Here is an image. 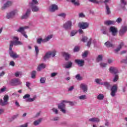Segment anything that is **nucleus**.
<instances>
[{"mask_svg":"<svg viewBox=\"0 0 127 127\" xmlns=\"http://www.w3.org/2000/svg\"><path fill=\"white\" fill-rule=\"evenodd\" d=\"M122 21H123V19H122V18L121 17H119L116 19V20L115 21V22H117V23L120 24V23H122Z\"/></svg>","mask_w":127,"mask_h":127,"instance_id":"48","label":"nucleus"},{"mask_svg":"<svg viewBox=\"0 0 127 127\" xmlns=\"http://www.w3.org/2000/svg\"><path fill=\"white\" fill-rule=\"evenodd\" d=\"M53 37V35H50L48 36L46 38L44 39L45 42H48V41H49Z\"/></svg>","mask_w":127,"mask_h":127,"instance_id":"35","label":"nucleus"},{"mask_svg":"<svg viewBox=\"0 0 127 127\" xmlns=\"http://www.w3.org/2000/svg\"><path fill=\"white\" fill-rule=\"evenodd\" d=\"M13 39L15 40L13 41L15 46H17V45H22V42L18 41V38L17 37H14Z\"/></svg>","mask_w":127,"mask_h":127,"instance_id":"17","label":"nucleus"},{"mask_svg":"<svg viewBox=\"0 0 127 127\" xmlns=\"http://www.w3.org/2000/svg\"><path fill=\"white\" fill-rule=\"evenodd\" d=\"M13 45H14L13 41H10L9 48V55L11 58H13V59H16L19 57V55H17L16 53L12 51V47H13Z\"/></svg>","mask_w":127,"mask_h":127,"instance_id":"1","label":"nucleus"},{"mask_svg":"<svg viewBox=\"0 0 127 127\" xmlns=\"http://www.w3.org/2000/svg\"><path fill=\"white\" fill-rule=\"evenodd\" d=\"M37 43L38 44H41V43H45V41L42 38H39L37 40Z\"/></svg>","mask_w":127,"mask_h":127,"instance_id":"36","label":"nucleus"},{"mask_svg":"<svg viewBox=\"0 0 127 127\" xmlns=\"http://www.w3.org/2000/svg\"><path fill=\"white\" fill-rule=\"evenodd\" d=\"M52 112L55 114V115H58L59 113L58 109L55 108H54L52 109Z\"/></svg>","mask_w":127,"mask_h":127,"instance_id":"46","label":"nucleus"},{"mask_svg":"<svg viewBox=\"0 0 127 127\" xmlns=\"http://www.w3.org/2000/svg\"><path fill=\"white\" fill-rule=\"evenodd\" d=\"M35 4H38V1H37V0H32V2L30 3V6L36 5Z\"/></svg>","mask_w":127,"mask_h":127,"instance_id":"37","label":"nucleus"},{"mask_svg":"<svg viewBox=\"0 0 127 127\" xmlns=\"http://www.w3.org/2000/svg\"><path fill=\"white\" fill-rule=\"evenodd\" d=\"M36 75V71L34 70V71H32V73H31V78L32 79H34V78H35Z\"/></svg>","mask_w":127,"mask_h":127,"instance_id":"50","label":"nucleus"},{"mask_svg":"<svg viewBox=\"0 0 127 127\" xmlns=\"http://www.w3.org/2000/svg\"><path fill=\"white\" fill-rule=\"evenodd\" d=\"M30 97V95L29 94H27L23 96V99H29Z\"/></svg>","mask_w":127,"mask_h":127,"instance_id":"58","label":"nucleus"},{"mask_svg":"<svg viewBox=\"0 0 127 127\" xmlns=\"http://www.w3.org/2000/svg\"><path fill=\"white\" fill-rule=\"evenodd\" d=\"M94 81L96 84H98L99 85H102V84H103V82H101L102 79L100 78L95 79Z\"/></svg>","mask_w":127,"mask_h":127,"instance_id":"41","label":"nucleus"},{"mask_svg":"<svg viewBox=\"0 0 127 127\" xmlns=\"http://www.w3.org/2000/svg\"><path fill=\"white\" fill-rule=\"evenodd\" d=\"M75 78L77 80V81H82L83 80V77L81 76V74H77L75 76Z\"/></svg>","mask_w":127,"mask_h":127,"instance_id":"40","label":"nucleus"},{"mask_svg":"<svg viewBox=\"0 0 127 127\" xmlns=\"http://www.w3.org/2000/svg\"><path fill=\"white\" fill-rule=\"evenodd\" d=\"M88 51H85L84 53H83L82 54V57H84V58H85L86 57H87V56H88Z\"/></svg>","mask_w":127,"mask_h":127,"instance_id":"51","label":"nucleus"},{"mask_svg":"<svg viewBox=\"0 0 127 127\" xmlns=\"http://www.w3.org/2000/svg\"><path fill=\"white\" fill-rule=\"evenodd\" d=\"M115 75L114 76V78H113V82H117L119 80V75L115 74Z\"/></svg>","mask_w":127,"mask_h":127,"instance_id":"49","label":"nucleus"},{"mask_svg":"<svg viewBox=\"0 0 127 127\" xmlns=\"http://www.w3.org/2000/svg\"><path fill=\"white\" fill-rule=\"evenodd\" d=\"M109 70L110 73L111 74H114V75H116L119 73V70H118V68L116 67L111 66Z\"/></svg>","mask_w":127,"mask_h":127,"instance_id":"13","label":"nucleus"},{"mask_svg":"<svg viewBox=\"0 0 127 127\" xmlns=\"http://www.w3.org/2000/svg\"><path fill=\"white\" fill-rule=\"evenodd\" d=\"M77 32H78V31H77V30H73L71 31V33H70V36L71 37H72L73 36H75V35H76V34H77Z\"/></svg>","mask_w":127,"mask_h":127,"instance_id":"38","label":"nucleus"},{"mask_svg":"<svg viewBox=\"0 0 127 127\" xmlns=\"http://www.w3.org/2000/svg\"><path fill=\"white\" fill-rule=\"evenodd\" d=\"M70 1L75 6H80V2H79V1H76V0H70Z\"/></svg>","mask_w":127,"mask_h":127,"instance_id":"32","label":"nucleus"},{"mask_svg":"<svg viewBox=\"0 0 127 127\" xmlns=\"http://www.w3.org/2000/svg\"><path fill=\"white\" fill-rule=\"evenodd\" d=\"M90 24L88 22H80L78 23V27L80 29H87L89 27Z\"/></svg>","mask_w":127,"mask_h":127,"instance_id":"8","label":"nucleus"},{"mask_svg":"<svg viewBox=\"0 0 127 127\" xmlns=\"http://www.w3.org/2000/svg\"><path fill=\"white\" fill-rule=\"evenodd\" d=\"M101 85L105 86V87H106L107 89H109V88H110V87H111L110 82H108L107 81H106L105 82H102V83L101 84Z\"/></svg>","mask_w":127,"mask_h":127,"instance_id":"30","label":"nucleus"},{"mask_svg":"<svg viewBox=\"0 0 127 127\" xmlns=\"http://www.w3.org/2000/svg\"><path fill=\"white\" fill-rule=\"evenodd\" d=\"M35 51L36 52V55L37 56L38 55V54L39 53V49L38 48V47L37 46H35Z\"/></svg>","mask_w":127,"mask_h":127,"instance_id":"47","label":"nucleus"},{"mask_svg":"<svg viewBox=\"0 0 127 127\" xmlns=\"http://www.w3.org/2000/svg\"><path fill=\"white\" fill-rule=\"evenodd\" d=\"M30 13H31V10L30 9H27L25 13L23 14L21 17V19H27L28 17H29V15H30Z\"/></svg>","mask_w":127,"mask_h":127,"instance_id":"11","label":"nucleus"},{"mask_svg":"<svg viewBox=\"0 0 127 127\" xmlns=\"http://www.w3.org/2000/svg\"><path fill=\"white\" fill-rule=\"evenodd\" d=\"M124 45H125V44L123 42L121 43L118 48L115 50V53H118V52H119V51L122 49Z\"/></svg>","mask_w":127,"mask_h":127,"instance_id":"25","label":"nucleus"},{"mask_svg":"<svg viewBox=\"0 0 127 127\" xmlns=\"http://www.w3.org/2000/svg\"><path fill=\"white\" fill-rule=\"evenodd\" d=\"M90 2H93V3H96L97 4H99L100 3H104V1L103 0H100L98 1L97 0H88Z\"/></svg>","mask_w":127,"mask_h":127,"instance_id":"28","label":"nucleus"},{"mask_svg":"<svg viewBox=\"0 0 127 127\" xmlns=\"http://www.w3.org/2000/svg\"><path fill=\"white\" fill-rule=\"evenodd\" d=\"M104 95L100 94L97 96L98 100H103L104 99Z\"/></svg>","mask_w":127,"mask_h":127,"instance_id":"52","label":"nucleus"},{"mask_svg":"<svg viewBox=\"0 0 127 127\" xmlns=\"http://www.w3.org/2000/svg\"><path fill=\"white\" fill-rule=\"evenodd\" d=\"M59 120V117H56L54 118H53L52 121L55 122L56 121H58Z\"/></svg>","mask_w":127,"mask_h":127,"instance_id":"62","label":"nucleus"},{"mask_svg":"<svg viewBox=\"0 0 127 127\" xmlns=\"http://www.w3.org/2000/svg\"><path fill=\"white\" fill-rule=\"evenodd\" d=\"M58 73L57 72H53L51 74V77L52 78L56 77L57 75H58Z\"/></svg>","mask_w":127,"mask_h":127,"instance_id":"59","label":"nucleus"},{"mask_svg":"<svg viewBox=\"0 0 127 127\" xmlns=\"http://www.w3.org/2000/svg\"><path fill=\"white\" fill-rule=\"evenodd\" d=\"M79 17H85V14L83 13H80L79 14Z\"/></svg>","mask_w":127,"mask_h":127,"instance_id":"64","label":"nucleus"},{"mask_svg":"<svg viewBox=\"0 0 127 127\" xmlns=\"http://www.w3.org/2000/svg\"><path fill=\"white\" fill-rule=\"evenodd\" d=\"M9 84L11 86H18L21 85L22 82L18 78H14L10 80Z\"/></svg>","mask_w":127,"mask_h":127,"instance_id":"5","label":"nucleus"},{"mask_svg":"<svg viewBox=\"0 0 127 127\" xmlns=\"http://www.w3.org/2000/svg\"><path fill=\"white\" fill-rule=\"evenodd\" d=\"M18 117V114H16L15 115H13L9 120L10 122H12L13 121H14L15 119H17Z\"/></svg>","mask_w":127,"mask_h":127,"instance_id":"44","label":"nucleus"},{"mask_svg":"<svg viewBox=\"0 0 127 127\" xmlns=\"http://www.w3.org/2000/svg\"><path fill=\"white\" fill-rule=\"evenodd\" d=\"M63 55L64 57L65 58V60L66 61H68V60H69V59L70 58V55H69V54H68L67 53H63Z\"/></svg>","mask_w":127,"mask_h":127,"instance_id":"29","label":"nucleus"},{"mask_svg":"<svg viewBox=\"0 0 127 127\" xmlns=\"http://www.w3.org/2000/svg\"><path fill=\"white\" fill-rule=\"evenodd\" d=\"M87 40H88V37H83L82 38L81 41H82V42H87Z\"/></svg>","mask_w":127,"mask_h":127,"instance_id":"56","label":"nucleus"},{"mask_svg":"<svg viewBox=\"0 0 127 127\" xmlns=\"http://www.w3.org/2000/svg\"><path fill=\"white\" fill-rule=\"evenodd\" d=\"M16 13H17V10H13L7 13L6 17L7 19H12V18H14V17H15Z\"/></svg>","mask_w":127,"mask_h":127,"instance_id":"4","label":"nucleus"},{"mask_svg":"<svg viewBox=\"0 0 127 127\" xmlns=\"http://www.w3.org/2000/svg\"><path fill=\"white\" fill-rule=\"evenodd\" d=\"M106 14H107L108 15H109V14H111V10L110 9V7L109 6V5H106Z\"/></svg>","mask_w":127,"mask_h":127,"instance_id":"39","label":"nucleus"},{"mask_svg":"<svg viewBox=\"0 0 127 127\" xmlns=\"http://www.w3.org/2000/svg\"><path fill=\"white\" fill-rule=\"evenodd\" d=\"M109 31L111 33L112 36H117V35H118V28H116V27H110Z\"/></svg>","mask_w":127,"mask_h":127,"instance_id":"9","label":"nucleus"},{"mask_svg":"<svg viewBox=\"0 0 127 127\" xmlns=\"http://www.w3.org/2000/svg\"><path fill=\"white\" fill-rule=\"evenodd\" d=\"M104 24L105 25H107L109 26V25H113L114 24H116V21L114 20H107L104 21Z\"/></svg>","mask_w":127,"mask_h":127,"instance_id":"20","label":"nucleus"},{"mask_svg":"<svg viewBox=\"0 0 127 127\" xmlns=\"http://www.w3.org/2000/svg\"><path fill=\"white\" fill-rule=\"evenodd\" d=\"M127 32V25H123L121 26L119 31V36H124Z\"/></svg>","mask_w":127,"mask_h":127,"instance_id":"6","label":"nucleus"},{"mask_svg":"<svg viewBox=\"0 0 127 127\" xmlns=\"http://www.w3.org/2000/svg\"><path fill=\"white\" fill-rule=\"evenodd\" d=\"M24 29H25V28L23 27H20L19 29H17V32H20L22 34L23 33H24L25 32V31H24Z\"/></svg>","mask_w":127,"mask_h":127,"instance_id":"34","label":"nucleus"},{"mask_svg":"<svg viewBox=\"0 0 127 127\" xmlns=\"http://www.w3.org/2000/svg\"><path fill=\"white\" fill-rule=\"evenodd\" d=\"M78 99L79 100H87L88 98L87 97V95H82L78 97Z\"/></svg>","mask_w":127,"mask_h":127,"instance_id":"42","label":"nucleus"},{"mask_svg":"<svg viewBox=\"0 0 127 127\" xmlns=\"http://www.w3.org/2000/svg\"><path fill=\"white\" fill-rule=\"evenodd\" d=\"M121 63H125V64H127V55L126 56L125 59L121 61Z\"/></svg>","mask_w":127,"mask_h":127,"instance_id":"54","label":"nucleus"},{"mask_svg":"<svg viewBox=\"0 0 127 127\" xmlns=\"http://www.w3.org/2000/svg\"><path fill=\"white\" fill-rule=\"evenodd\" d=\"M56 55V52L55 51L49 52L46 53L45 56L43 58L44 61H46L47 59H49L50 57H55Z\"/></svg>","mask_w":127,"mask_h":127,"instance_id":"3","label":"nucleus"},{"mask_svg":"<svg viewBox=\"0 0 127 127\" xmlns=\"http://www.w3.org/2000/svg\"><path fill=\"white\" fill-rule=\"evenodd\" d=\"M58 10V6L55 4H53L50 6L49 11L51 12H54L56 10Z\"/></svg>","mask_w":127,"mask_h":127,"instance_id":"14","label":"nucleus"},{"mask_svg":"<svg viewBox=\"0 0 127 127\" xmlns=\"http://www.w3.org/2000/svg\"><path fill=\"white\" fill-rule=\"evenodd\" d=\"M43 120V118H39L37 120L33 122V125H34V126H38L42 122Z\"/></svg>","mask_w":127,"mask_h":127,"instance_id":"23","label":"nucleus"},{"mask_svg":"<svg viewBox=\"0 0 127 127\" xmlns=\"http://www.w3.org/2000/svg\"><path fill=\"white\" fill-rule=\"evenodd\" d=\"M75 62L80 67H83L85 64V61L83 60H75Z\"/></svg>","mask_w":127,"mask_h":127,"instance_id":"18","label":"nucleus"},{"mask_svg":"<svg viewBox=\"0 0 127 127\" xmlns=\"http://www.w3.org/2000/svg\"><path fill=\"white\" fill-rule=\"evenodd\" d=\"M107 65H108V64L107 63H101L100 64V66L101 68H106Z\"/></svg>","mask_w":127,"mask_h":127,"instance_id":"45","label":"nucleus"},{"mask_svg":"<svg viewBox=\"0 0 127 127\" xmlns=\"http://www.w3.org/2000/svg\"><path fill=\"white\" fill-rule=\"evenodd\" d=\"M73 66V63L72 62H68L64 64V68L65 69H70Z\"/></svg>","mask_w":127,"mask_h":127,"instance_id":"16","label":"nucleus"},{"mask_svg":"<svg viewBox=\"0 0 127 127\" xmlns=\"http://www.w3.org/2000/svg\"><path fill=\"white\" fill-rule=\"evenodd\" d=\"M33 12H38L39 10V7L36 5L30 6Z\"/></svg>","mask_w":127,"mask_h":127,"instance_id":"24","label":"nucleus"},{"mask_svg":"<svg viewBox=\"0 0 127 127\" xmlns=\"http://www.w3.org/2000/svg\"><path fill=\"white\" fill-rule=\"evenodd\" d=\"M65 107L66 105L63 102L58 105V109L60 110L61 112H62L64 114L66 113V110H65Z\"/></svg>","mask_w":127,"mask_h":127,"instance_id":"10","label":"nucleus"},{"mask_svg":"<svg viewBox=\"0 0 127 127\" xmlns=\"http://www.w3.org/2000/svg\"><path fill=\"white\" fill-rule=\"evenodd\" d=\"M127 4V2L126 0H120V4L119 6L121 8L123 9V10H126V5Z\"/></svg>","mask_w":127,"mask_h":127,"instance_id":"15","label":"nucleus"},{"mask_svg":"<svg viewBox=\"0 0 127 127\" xmlns=\"http://www.w3.org/2000/svg\"><path fill=\"white\" fill-rule=\"evenodd\" d=\"M12 4V1H7L5 4H4L3 6L2 7V9H5L6 7H9Z\"/></svg>","mask_w":127,"mask_h":127,"instance_id":"22","label":"nucleus"},{"mask_svg":"<svg viewBox=\"0 0 127 127\" xmlns=\"http://www.w3.org/2000/svg\"><path fill=\"white\" fill-rule=\"evenodd\" d=\"M8 100H9V97L7 95L4 96L2 99H0V106L1 107H5L8 105Z\"/></svg>","mask_w":127,"mask_h":127,"instance_id":"2","label":"nucleus"},{"mask_svg":"<svg viewBox=\"0 0 127 127\" xmlns=\"http://www.w3.org/2000/svg\"><path fill=\"white\" fill-rule=\"evenodd\" d=\"M100 119L98 118H92L89 119V121L91 123H100Z\"/></svg>","mask_w":127,"mask_h":127,"instance_id":"26","label":"nucleus"},{"mask_svg":"<svg viewBox=\"0 0 127 127\" xmlns=\"http://www.w3.org/2000/svg\"><path fill=\"white\" fill-rule=\"evenodd\" d=\"M80 88L82 90L83 93H87L88 92V85L82 83L80 85Z\"/></svg>","mask_w":127,"mask_h":127,"instance_id":"19","label":"nucleus"},{"mask_svg":"<svg viewBox=\"0 0 127 127\" xmlns=\"http://www.w3.org/2000/svg\"><path fill=\"white\" fill-rule=\"evenodd\" d=\"M91 43H92V38H90L89 41L87 42V46L88 47H90Z\"/></svg>","mask_w":127,"mask_h":127,"instance_id":"55","label":"nucleus"},{"mask_svg":"<svg viewBox=\"0 0 127 127\" xmlns=\"http://www.w3.org/2000/svg\"><path fill=\"white\" fill-rule=\"evenodd\" d=\"M103 61V55H98L96 58V62L99 63Z\"/></svg>","mask_w":127,"mask_h":127,"instance_id":"31","label":"nucleus"},{"mask_svg":"<svg viewBox=\"0 0 127 127\" xmlns=\"http://www.w3.org/2000/svg\"><path fill=\"white\" fill-rule=\"evenodd\" d=\"M6 88L5 87H3V88H1L0 90V93H3V92H4L6 90Z\"/></svg>","mask_w":127,"mask_h":127,"instance_id":"60","label":"nucleus"},{"mask_svg":"<svg viewBox=\"0 0 127 127\" xmlns=\"http://www.w3.org/2000/svg\"><path fill=\"white\" fill-rule=\"evenodd\" d=\"M9 65H10V66H12V67H14L15 64L14 63V62L11 61L10 62Z\"/></svg>","mask_w":127,"mask_h":127,"instance_id":"61","label":"nucleus"},{"mask_svg":"<svg viewBox=\"0 0 127 127\" xmlns=\"http://www.w3.org/2000/svg\"><path fill=\"white\" fill-rule=\"evenodd\" d=\"M59 16H61V17H63V18H65L66 17V13H61L58 14Z\"/></svg>","mask_w":127,"mask_h":127,"instance_id":"53","label":"nucleus"},{"mask_svg":"<svg viewBox=\"0 0 127 127\" xmlns=\"http://www.w3.org/2000/svg\"><path fill=\"white\" fill-rule=\"evenodd\" d=\"M20 75H21V72L20 71H17L15 73V77H19Z\"/></svg>","mask_w":127,"mask_h":127,"instance_id":"57","label":"nucleus"},{"mask_svg":"<svg viewBox=\"0 0 127 127\" xmlns=\"http://www.w3.org/2000/svg\"><path fill=\"white\" fill-rule=\"evenodd\" d=\"M37 96L36 95H34L32 98H29L26 100V102H33L34 101H35L36 100Z\"/></svg>","mask_w":127,"mask_h":127,"instance_id":"33","label":"nucleus"},{"mask_svg":"<svg viewBox=\"0 0 127 127\" xmlns=\"http://www.w3.org/2000/svg\"><path fill=\"white\" fill-rule=\"evenodd\" d=\"M46 67V65H45V64H39V65L37 68V70L39 71H41V69H45Z\"/></svg>","mask_w":127,"mask_h":127,"instance_id":"27","label":"nucleus"},{"mask_svg":"<svg viewBox=\"0 0 127 127\" xmlns=\"http://www.w3.org/2000/svg\"><path fill=\"white\" fill-rule=\"evenodd\" d=\"M46 81V78L44 77H41L40 79V83L41 84H45V82Z\"/></svg>","mask_w":127,"mask_h":127,"instance_id":"43","label":"nucleus"},{"mask_svg":"<svg viewBox=\"0 0 127 127\" xmlns=\"http://www.w3.org/2000/svg\"><path fill=\"white\" fill-rule=\"evenodd\" d=\"M104 45L105 46H106V47H107V48H110L115 47V45L113 44V42L110 41H108L107 42H105Z\"/></svg>","mask_w":127,"mask_h":127,"instance_id":"21","label":"nucleus"},{"mask_svg":"<svg viewBox=\"0 0 127 127\" xmlns=\"http://www.w3.org/2000/svg\"><path fill=\"white\" fill-rule=\"evenodd\" d=\"M28 127V123H25L22 125H21L20 127Z\"/></svg>","mask_w":127,"mask_h":127,"instance_id":"63","label":"nucleus"},{"mask_svg":"<svg viewBox=\"0 0 127 127\" xmlns=\"http://www.w3.org/2000/svg\"><path fill=\"white\" fill-rule=\"evenodd\" d=\"M64 28L65 30H71L72 29V21H67L63 25Z\"/></svg>","mask_w":127,"mask_h":127,"instance_id":"7","label":"nucleus"},{"mask_svg":"<svg viewBox=\"0 0 127 127\" xmlns=\"http://www.w3.org/2000/svg\"><path fill=\"white\" fill-rule=\"evenodd\" d=\"M111 95L112 97H115L116 96V93L118 91V85H117V84L113 85L111 87Z\"/></svg>","mask_w":127,"mask_h":127,"instance_id":"12","label":"nucleus"}]
</instances>
